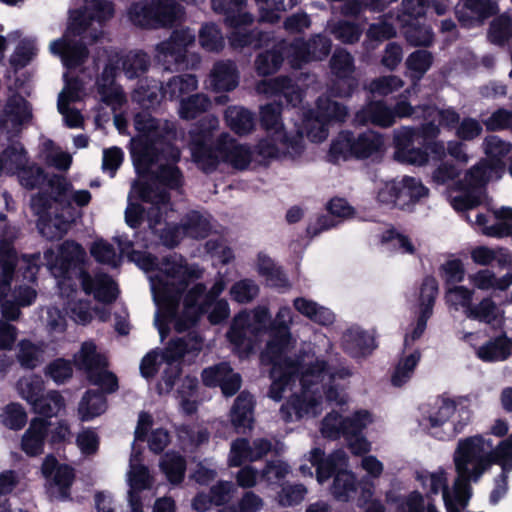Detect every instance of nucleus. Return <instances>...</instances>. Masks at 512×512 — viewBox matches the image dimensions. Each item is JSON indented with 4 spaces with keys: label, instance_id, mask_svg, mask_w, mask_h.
Returning a JSON list of instances; mask_svg holds the SVG:
<instances>
[{
    "label": "nucleus",
    "instance_id": "nucleus-13",
    "mask_svg": "<svg viewBox=\"0 0 512 512\" xmlns=\"http://www.w3.org/2000/svg\"><path fill=\"white\" fill-rule=\"evenodd\" d=\"M329 67L335 81L329 88L334 97L349 98L358 87V79L354 76L356 66L354 57L343 48H337L332 54Z\"/></svg>",
    "mask_w": 512,
    "mask_h": 512
},
{
    "label": "nucleus",
    "instance_id": "nucleus-14",
    "mask_svg": "<svg viewBox=\"0 0 512 512\" xmlns=\"http://www.w3.org/2000/svg\"><path fill=\"white\" fill-rule=\"evenodd\" d=\"M331 45V40L321 34L311 37L309 41L295 39L288 44L287 61L292 68H301L310 61L324 59L330 53Z\"/></svg>",
    "mask_w": 512,
    "mask_h": 512
},
{
    "label": "nucleus",
    "instance_id": "nucleus-44",
    "mask_svg": "<svg viewBox=\"0 0 512 512\" xmlns=\"http://www.w3.org/2000/svg\"><path fill=\"white\" fill-rule=\"evenodd\" d=\"M198 41L202 49L210 53H219L225 47V38L220 27L212 22L204 23L198 32Z\"/></svg>",
    "mask_w": 512,
    "mask_h": 512
},
{
    "label": "nucleus",
    "instance_id": "nucleus-51",
    "mask_svg": "<svg viewBox=\"0 0 512 512\" xmlns=\"http://www.w3.org/2000/svg\"><path fill=\"white\" fill-rule=\"evenodd\" d=\"M465 218L487 236L502 238L512 235L511 224L507 222H497L495 224L488 225V218L485 214L477 213L474 216V220L471 219L470 214H466Z\"/></svg>",
    "mask_w": 512,
    "mask_h": 512
},
{
    "label": "nucleus",
    "instance_id": "nucleus-48",
    "mask_svg": "<svg viewBox=\"0 0 512 512\" xmlns=\"http://www.w3.org/2000/svg\"><path fill=\"white\" fill-rule=\"evenodd\" d=\"M79 369L87 373V377L94 376V373L101 370L105 363L102 356L97 352L96 345L93 342H84L81 346L79 357L77 359Z\"/></svg>",
    "mask_w": 512,
    "mask_h": 512
},
{
    "label": "nucleus",
    "instance_id": "nucleus-20",
    "mask_svg": "<svg viewBox=\"0 0 512 512\" xmlns=\"http://www.w3.org/2000/svg\"><path fill=\"white\" fill-rule=\"evenodd\" d=\"M497 12L498 6L494 0H462L455 7L458 21L467 28L481 25Z\"/></svg>",
    "mask_w": 512,
    "mask_h": 512
},
{
    "label": "nucleus",
    "instance_id": "nucleus-7",
    "mask_svg": "<svg viewBox=\"0 0 512 512\" xmlns=\"http://www.w3.org/2000/svg\"><path fill=\"white\" fill-rule=\"evenodd\" d=\"M247 2L248 0H211L212 10L222 15L225 25L233 29L228 40L234 49L248 46L259 48L268 38L266 33L257 29H246L254 22L253 14L245 10Z\"/></svg>",
    "mask_w": 512,
    "mask_h": 512
},
{
    "label": "nucleus",
    "instance_id": "nucleus-61",
    "mask_svg": "<svg viewBox=\"0 0 512 512\" xmlns=\"http://www.w3.org/2000/svg\"><path fill=\"white\" fill-rule=\"evenodd\" d=\"M404 84V81L399 76L387 75L372 80L368 85V90L372 94L388 96L402 89Z\"/></svg>",
    "mask_w": 512,
    "mask_h": 512
},
{
    "label": "nucleus",
    "instance_id": "nucleus-41",
    "mask_svg": "<svg viewBox=\"0 0 512 512\" xmlns=\"http://www.w3.org/2000/svg\"><path fill=\"white\" fill-rule=\"evenodd\" d=\"M3 175H17L27 164L28 157L20 142H12L0 155Z\"/></svg>",
    "mask_w": 512,
    "mask_h": 512
},
{
    "label": "nucleus",
    "instance_id": "nucleus-28",
    "mask_svg": "<svg viewBox=\"0 0 512 512\" xmlns=\"http://www.w3.org/2000/svg\"><path fill=\"white\" fill-rule=\"evenodd\" d=\"M343 348L352 357H365L377 348L375 337L365 330L349 329L343 335Z\"/></svg>",
    "mask_w": 512,
    "mask_h": 512
},
{
    "label": "nucleus",
    "instance_id": "nucleus-19",
    "mask_svg": "<svg viewBox=\"0 0 512 512\" xmlns=\"http://www.w3.org/2000/svg\"><path fill=\"white\" fill-rule=\"evenodd\" d=\"M65 87L58 97V110L63 116L65 125L69 128H81L83 116L71 104L80 101L83 95V85L77 79H68L64 74Z\"/></svg>",
    "mask_w": 512,
    "mask_h": 512
},
{
    "label": "nucleus",
    "instance_id": "nucleus-17",
    "mask_svg": "<svg viewBox=\"0 0 512 512\" xmlns=\"http://www.w3.org/2000/svg\"><path fill=\"white\" fill-rule=\"evenodd\" d=\"M418 130L402 127L394 133V159L402 164L424 166L428 163V154L420 147L414 146Z\"/></svg>",
    "mask_w": 512,
    "mask_h": 512
},
{
    "label": "nucleus",
    "instance_id": "nucleus-9",
    "mask_svg": "<svg viewBox=\"0 0 512 512\" xmlns=\"http://www.w3.org/2000/svg\"><path fill=\"white\" fill-rule=\"evenodd\" d=\"M347 116L346 106L328 96H321L317 99L316 109L304 113L303 128L312 142L320 143L328 137V123L344 122Z\"/></svg>",
    "mask_w": 512,
    "mask_h": 512
},
{
    "label": "nucleus",
    "instance_id": "nucleus-52",
    "mask_svg": "<svg viewBox=\"0 0 512 512\" xmlns=\"http://www.w3.org/2000/svg\"><path fill=\"white\" fill-rule=\"evenodd\" d=\"M420 358L421 353L419 350H415L408 356L402 358L391 377L392 384L396 387H400L408 382L412 377L414 369L418 365Z\"/></svg>",
    "mask_w": 512,
    "mask_h": 512
},
{
    "label": "nucleus",
    "instance_id": "nucleus-1",
    "mask_svg": "<svg viewBox=\"0 0 512 512\" xmlns=\"http://www.w3.org/2000/svg\"><path fill=\"white\" fill-rule=\"evenodd\" d=\"M134 127L138 132L132 150L136 169L152 171L153 165H157V170L149 182L133 184L129 199L136 197L151 205L148 209L150 228L160 233L165 246H176L184 236L194 239L207 237L213 228L212 217L196 210L188 212L178 226L157 228L163 215L170 210L167 190L179 189L183 183L182 173L176 166L181 152L173 144L176 125L172 121L155 118L150 113L140 112L134 117Z\"/></svg>",
    "mask_w": 512,
    "mask_h": 512
},
{
    "label": "nucleus",
    "instance_id": "nucleus-33",
    "mask_svg": "<svg viewBox=\"0 0 512 512\" xmlns=\"http://www.w3.org/2000/svg\"><path fill=\"white\" fill-rule=\"evenodd\" d=\"M224 121L226 126L239 136L248 135L255 128V114L239 105H231L226 108Z\"/></svg>",
    "mask_w": 512,
    "mask_h": 512
},
{
    "label": "nucleus",
    "instance_id": "nucleus-11",
    "mask_svg": "<svg viewBox=\"0 0 512 512\" xmlns=\"http://www.w3.org/2000/svg\"><path fill=\"white\" fill-rule=\"evenodd\" d=\"M196 35L189 27L173 30L170 37L155 46V60L165 70H178L186 67L188 49L194 45Z\"/></svg>",
    "mask_w": 512,
    "mask_h": 512
},
{
    "label": "nucleus",
    "instance_id": "nucleus-4",
    "mask_svg": "<svg viewBox=\"0 0 512 512\" xmlns=\"http://www.w3.org/2000/svg\"><path fill=\"white\" fill-rule=\"evenodd\" d=\"M482 147L488 159H482L471 167L464 180L458 183L462 194L451 198L455 210H471L480 204L485 184L493 177L499 178L505 166L504 160L512 151V143L497 135L485 137Z\"/></svg>",
    "mask_w": 512,
    "mask_h": 512
},
{
    "label": "nucleus",
    "instance_id": "nucleus-64",
    "mask_svg": "<svg viewBox=\"0 0 512 512\" xmlns=\"http://www.w3.org/2000/svg\"><path fill=\"white\" fill-rule=\"evenodd\" d=\"M45 375L57 384H63L73 375L72 364L69 360L57 358L46 366Z\"/></svg>",
    "mask_w": 512,
    "mask_h": 512
},
{
    "label": "nucleus",
    "instance_id": "nucleus-15",
    "mask_svg": "<svg viewBox=\"0 0 512 512\" xmlns=\"http://www.w3.org/2000/svg\"><path fill=\"white\" fill-rule=\"evenodd\" d=\"M201 380L205 387L220 388L225 397L236 395L242 386V376L235 372L231 364L221 361L204 368L201 372Z\"/></svg>",
    "mask_w": 512,
    "mask_h": 512
},
{
    "label": "nucleus",
    "instance_id": "nucleus-38",
    "mask_svg": "<svg viewBox=\"0 0 512 512\" xmlns=\"http://www.w3.org/2000/svg\"><path fill=\"white\" fill-rule=\"evenodd\" d=\"M107 400L102 391L89 389L81 398L78 412L84 422L91 421L106 411Z\"/></svg>",
    "mask_w": 512,
    "mask_h": 512
},
{
    "label": "nucleus",
    "instance_id": "nucleus-47",
    "mask_svg": "<svg viewBox=\"0 0 512 512\" xmlns=\"http://www.w3.org/2000/svg\"><path fill=\"white\" fill-rule=\"evenodd\" d=\"M399 207L403 208L427 196L428 189L419 179L410 176H404L399 180Z\"/></svg>",
    "mask_w": 512,
    "mask_h": 512
},
{
    "label": "nucleus",
    "instance_id": "nucleus-25",
    "mask_svg": "<svg viewBox=\"0 0 512 512\" xmlns=\"http://www.w3.org/2000/svg\"><path fill=\"white\" fill-rule=\"evenodd\" d=\"M50 423L44 418H33L21 439V450L29 457L43 453Z\"/></svg>",
    "mask_w": 512,
    "mask_h": 512
},
{
    "label": "nucleus",
    "instance_id": "nucleus-26",
    "mask_svg": "<svg viewBox=\"0 0 512 512\" xmlns=\"http://www.w3.org/2000/svg\"><path fill=\"white\" fill-rule=\"evenodd\" d=\"M354 122L358 125L390 127L394 124L392 108L383 100L370 101L355 114Z\"/></svg>",
    "mask_w": 512,
    "mask_h": 512
},
{
    "label": "nucleus",
    "instance_id": "nucleus-5",
    "mask_svg": "<svg viewBox=\"0 0 512 512\" xmlns=\"http://www.w3.org/2000/svg\"><path fill=\"white\" fill-rule=\"evenodd\" d=\"M56 278L62 295L70 297L77 292L79 281L81 289L87 296L102 304L114 303L120 290L111 275L98 272L91 275L87 265L90 258H46Z\"/></svg>",
    "mask_w": 512,
    "mask_h": 512
},
{
    "label": "nucleus",
    "instance_id": "nucleus-29",
    "mask_svg": "<svg viewBox=\"0 0 512 512\" xmlns=\"http://www.w3.org/2000/svg\"><path fill=\"white\" fill-rule=\"evenodd\" d=\"M254 401L247 392H241L230 410V421L237 433H245L253 424Z\"/></svg>",
    "mask_w": 512,
    "mask_h": 512
},
{
    "label": "nucleus",
    "instance_id": "nucleus-32",
    "mask_svg": "<svg viewBox=\"0 0 512 512\" xmlns=\"http://www.w3.org/2000/svg\"><path fill=\"white\" fill-rule=\"evenodd\" d=\"M175 258H162L165 260V276L168 278L178 280L182 290L186 289L191 281L198 280L203 275V270L198 265L187 264V258H179V261H174Z\"/></svg>",
    "mask_w": 512,
    "mask_h": 512
},
{
    "label": "nucleus",
    "instance_id": "nucleus-60",
    "mask_svg": "<svg viewBox=\"0 0 512 512\" xmlns=\"http://www.w3.org/2000/svg\"><path fill=\"white\" fill-rule=\"evenodd\" d=\"M37 51L35 39L25 38L19 42L10 62L16 69L23 68L37 55Z\"/></svg>",
    "mask_w": 512,
    "mask_h": 512
},
{
    "label": "nucleus",
    "instance_id": "nucleus-3",
    "mask_svg": "<svg viewBox=\"0 0 512 512\" xmlns=\"http://www.w3.org/2000/svg\"><path fill=\"white\" fill-rule=\"evenodd\" d=\"M113 13V3L107 0H91L83 10L72 11L64 36L51 42V53L59 56L68 69L81 65L88 55L82 40H97L102 34L103 22Z\"/></svg>",
    "mask_w": 512,
    "mask_h": 512
},
{
    "label": "nucleus",
    "instance_id": "nucleus-42",
    "mask_svg": "<svg viewBox=\"0 0 512 512\" xmlns=\"http://www.w3.org/2000/svg\"><path fill=\"white\" fill-rule=\"evenodd\" d=\"M211 106V99L206 94L196 93L181 99L178 114L181 119L193 120L207 112Z\"/></svg>",
    "mask_w": 512,
    "mask_h": 512
},
{
    "label": "nucleus",
    "instance_id": "nucleus-24",
    "mask_svg": "<svg viewBox=\"0 0 512 512\" xmlns=\"http://www.w3.org/2000/svg\"><path fill=\"white\" fill-rule=\"evenodd\" d=\"M426 123L421 126V133L425 138H435L439 135V126L434 123L436 119L439 123L449 129L456 128L460 123V116L454 108L438 109L427 106L423 108Z\"/></svg>",
    "mask_w": 512,
    "mask_h": 512
},
{
    "label": "nucleus",
    "instance_id": "nucleus-2",
    "mask_svg": "<svg viewBox=\"0 0 512 512\" xmlns=\"http://www.w3.org/2000/svg\"><path fill=\"white\" fill-rule=\"evenodd\" d=\"M282 105L268 103L260 107V125L266 136L252 150L248 144L240 143L228 132H222L211 141L213 132L219 128L216 115L203 117L196 129L190 131L189 149L197 167L204 173L216 171L220 164L236 170H245L255 161L266 165L272 160L295 159L304 151L301 130L288 132L282 121Z\"/></svg>",
    "mask_w": 512,
    "mask_h": 512
},
{
    "label": "nucleus",
    "instance_id": "nucleus-40",
    "mask_svg": "<svg viewBox=\"0 0 512 512\" xmlns=\"http://www.w3.org/2000/svg\"><path fill=\"white\" fill-rule=\"evenodd\" d=\"M198 88V79L195 75L184 74L173 76L165 85L161 86V91L164 97L170 100L184 99L183 96Z\"/></svg>",
    "mask_w": 512,
    "mask_h": 512
},
{
    "label": "nucleus",
    "instance_id": "nucleus-22",
    "mask_svg": "<svg viewBox=\"0 0 512 512\" xmlns=\"http://www.w3.org/2000/svg\"><path fill=\"white\" fill-rule=\"evenodd\" d=\"M370 242L374 246L386 247L402 254L417 253L413 241L388 224L376 228L370 236Z\"/></svg>",
    "mask_w": 512,
    "mask_h": 512
},
{
    "label": "nucleus",
    "instance_id": "nucleus-21",
    "mask_svg": "<svg viewBox=\"0 0 512 512\" xmlns=\"http://www.w3.org/2000/svg\"><path fill=\"white\" fill-rule=\"evenodd\" d=\"M255 90L268 98L283 96L292 107L302 103V90L287 76L261 80L256 84Z\"/></svg>",
    "mask_w": 512,
    "mask_h": 512
},
{
    "label": "nucleus",
    "instance_id": "nucleus-49",
    "mask_svg": "<svg viewBox=\"0 0 512 512\" xmlns=\"http://www.w3.org/2000/svg\"><path fill=\"white\" fill-rule=\"evenodd\" d=\"M259 9L262 21L274 23L280 18V13L292 9L298 0H254Z\"/></svg>",
    "mask_w": 512,
    "mask_h": 512
},
{
    "label": "nucleus",
    "instance_id": "nucleus-18",
    "mask_svg": "<svg viewBox=\"0 0 512 512\" xmlns=\"http://www.w3.org/2000/svg\"><path fill=\"white\" fill-rule=\"evenodd\" d=\"M30 118L31 108L28 102L20 95L11 96L0 116V137L5 135L10 140Z\"/></svg>",
    "mask_w": 512,
    "mask_h": 512
},
{
    "label": "nucleus",
    "instance_id": "nucleus-59",
    "mask_svg": "<svg viewBox=\"0 0 512 512\" xmlns=\"http://www.w3.org/2000/svg\"><path fill=\"white\" fill-rule=\"evenodd\" d=\"M401 24L406 26L405 37L414 46H428L432 43L433 33L429 26L413 25L410 20L403 19Z\"/></svg>",
    "mask_w": 512,
    "mask_h": 512
},
{
    "label": "nucleus",
    "instance_id": "nucleus-23",
    "mask_svg": "<svg viewBox=\"0 0 512 512\" xmlns=\"http://www.w3.org/2000/svg\"><path fill=\"white\" fill-rule=\"evenodd\" d=\"M453 462L456 478L453 483V495L451 496L462 508H465L472 496L471 482L478 483L480 478L475 477V473L467 465V461H464L455 452L453 454Z\"/></svg>",
    "mask_w": 512,
    "mask_h": 512
},
{
    "label": "nucleus",
    "instance_id": "nucleus-8",
    "mask_svg": "<svg viewBox=\"0 0 512 512\" xmlns=\"http://www.w3.org/2000/svg\"><path fill=\"white\" fill-rule=\"evenodd\" d=\"M384 152V137L382 134L366 130L355 134L351 131H341L331 142L327 153V161L337 164L350 159H378Z\"/></svg>",
    "mask_w": 512,
    "mask_h": 512
},
{
    "label": "nucleus",
    "instance_id": "nucleus-46",
    "mask_svg": "<svg viewBox=\"0 0 512 512\" xmlns=\"http://www.w3.org/2000/svg\"><path fill=\"white\" fill-rule=\"evenodd\" d=\"M433 62L432 54L426 50H417L411 53L406 59V67L409 76L413 81L412 86H418V82L429 70Z\"/></svg>",
    "mask_w": 512,
    "mask_h": 512
},
{
    "label": "nucleus",
    "instance_id": "nucleus-34",
    "mask_svg": "<svg viewBox=\"0 0 512 512\" xmlns=\"http://www.w3.org/2000/svg\"><path fill=\"white\" fill-rule=\"evenodd\" d=\"M512 340L503 332L477 348L476 356L483 362L504 361L511 356Z\"/></svg>",
    "mask_w": 512,
    "mask_h": 512
},
{
    "label": "nucleus",
    "instance_id": "nucleus-12",
    "mask_svg": "<svg viewBox=\"0 0 512 512\" xmlns=\"http://www.w3.org/2000/svg\"><path fill=\"white\" fill-rule=\"evenodd\" d=\"M454 452L467 461L476 478L481 479L493 465L500 466L495 448L488 451L484 449V436L481 434L460 439Z\"/></svg>",
    "mask_w": 512,
    "mask_h": 512
},
{
    "label": "nucleus",
    "instance_id": "nucleus-57",
    "mask_svg": "<svg viewBox=\"0 0 512 512\" xmlns=\"http://www.w3.org/2000/svg\"><path fill=\"white\" fill-rule=\"evenodd\" d=\"M2 423L10 430L18 431L27 424V413L24 407L17 402L7 404L1 414Z\"/></svg>",
    "mask_w": 512,
    "mask_h": 512
},
{
    "label": "nucleus",
    "instance_id": "nucleus-62",
    "mask_svg": "<svg viewBox=\"0 0 512 512\" xmlns=\"http://www.w3.org/2000/svg\"><path fill=\"white\" fill-rule=\"evenodd\" d=\"M230 294L234 301L246 304L258 296L259 287L251 279H242L232 285Z\"/></svg>",
    "mask_w": 512,
    "mask_h": 512
},
{
    "label": "nucleus",
    "instance_id": "nucleus-55",
    "mask_svg": "<svg viewBox=\"0 0 512 512\" xmlns=\"http://www.w3.org/2000/svg\"><path fill=\"white\" fill-rule=\"evenodd\" d=\"M330 33L346 44L357 42L362 35V28L359 24L341 20L336 23H328Z\"/></svg>",
    "mask_w": 512,
    "mask_h": 512
},
{
    "label": "nucleus",
    "instance_id": "nucleus-37",
    "mask_svg": "<svg viewBox=\"0 0 512 512\" xmlns=\"http://www.w3.org/2000/svg\"><path fill=\"white\" fill-rule=\"evenodd\" d=\"M160 469L172 485H179L184 481L187 462L184 456L174 450L165 452L160 460Z\"/></svg>",
    "mask_w": 512,
    "mask_h": 512
},
{
    "label": "nucleus",
    "instance_id": "nucleus-30",
    "mask_svg": "<svg viewBox=\"0 0 512 512\" xmlns=\"http://www.w3.org/2000/svg\"><path fill=\"white\" fill-rule=\"evenodd\" d=\"M202 338L198 335L185 338H172L161 353L162 360L167 365H176L185 355L199 353L202 349Z\"/></svg>",
    "mask_w": 512,
    "mask_h": 512
},
{
    "label": "nucleus",
    "instance_id": "nucleus-27",
    "mask_svg": "<svg viewBox=\"0 0 512 512\" xmlns=\"http://www.w3.org/2000/svg\"><path fill=\"white\" fill-rule=\"evenodd\" d=\"M238 84L239 74L233 61L221 60L214 64L210 72V85L214 91H232Z\"/></svg>",
    "mask_w": 512,
    "mask_h": 512
},
{
    "label": "nucleus",
    "instance_id": "nucleus-58",
    "mask_svg": "<svg viewBox=\"0 0 512 512\" xmlns=\"http://www.w3.org/2000/svg\"><path fill=\"white\" fill-rule=\"evenodd\" d=\"M70 226L69 221L59 215L42 218L37 221V228L40 234L47 239H55L65 234Z\"/></svg>",
    "mask_w": 512,
    "mask_h": 512
},
{
    "label": "nucleus",
    "instance_id": "nucleus-56",
    "mask_svg": "<svg viewBox=\"0 0 512 512\" xmlns=\"http://www.w3.org/2000/svg\"><path fill=\"white\" fill-rule=\"evenodd\" d=\"M438 281L434 276L428 275L424 277L419 290V307L420 311H426L433 314V308L438 296Z\"/></svg>",
    "mask_w": 512,
    "mask_h": 512
},
{
    "label": "nucleus",
    "instance_id": "nucleus-39",
    "mask_svg": "<svg viewBox=\"0 0 512 512\" xmlns=\"http://www.w3.org/2000/svg\"><path fill=\"white\" fill-rule=\"evenodd\" d=\"M357 492V478L347 468L340 469L333 478L330 493L335 500L348 502Z\"/></svg>",
    "mask_w": 512,
    "mask_h": 512
},
{
    "label": "nucleus",
    "instance_id": "nucleus-43",
    "mask_svg": "<svg viewBox=\"0 0 512 512\" xmlns=\"http://www.w3.org/2000/svg\"><path fill=\"white\" fill-rule=\"evenodd\" d=\"M348 456L343 449H336L317 467L316 479L320 484L325 483L343 468L348 467Z\"/></svg>",
    "mask_w": 512,
    "mask_h": 512
},
{
    "label": "nucleus",
    "instance_id": "nucleus-45",
    "mask_svg": "<svg viewBox=\"0 0 512 512\" xmlns=\"http://www.w3.org/2000/svg\"><path fill=\"white\" fill-rule=\"evenodd\" d=\"M41 155L48 166L60 171H66L72 164V156L62 150L52 140H44L41 144Z\"/></svg>",
    "mask_w": 512,
    "mask_h": 512
},
{
    "label": "nucleus",
    "instance_id": "nucleus-10",
    "mask_svg": "<svg viewBox=\"0 0 512 512\" xmlns=\"http://www.w3.org/2000/svg\"><path fill=\"white\" fill-rule=\"evenodd\" d=\"M45 479V489L51 500L72 501V486L76 479L75 469L66 463H60L54 454H48L41 465Z\"/></svg>",
    "mask_w": 512,
    "mask_h": 512
},
{
    "label": "nucleus",
    "instance_id": "nucleus-54",
    "mask_svg": "<svg viewBox=\"0 0 512 512\" xmlns=\"http://www.w3.org/2000/svg\"><path fill=\"white\" fill-rule=\"evenodd\" d=\"M371 414L367 410L356 411L352 416L342 418L341 420V436L349 439L362 434L370 421Z\"/></svg>",
    "mask_w": 512,
    "mask_h": 512
},
{
    "label": "nucleus",
    "instance_id": "nucleus-31",
    "mask_svg": "<svg viewBox=\"0 0 512 512\" xmlns=\"http://www.w3.org/2000/svg\"><path fill=\"white\" fill-rule=\"evenodd\" d=\"M153 28H166L181 22L185 11L175 0H152Z\"/></svg>",
    "mask_w": 512,
    "mask_h": 512
},
{
    "label": "nucleus",
    "instance_id": "nucleus-6",
    "mask_svg": "<svg viewBox=\"0 0 512 512\" xmlns=\"http://www.w3.org/2000/svg\"><path fill=\"white\" fill-rule=\"evenodd\" d=\"M120 62L126 77L133 79L147 71L150 59L148 54L142 51H131L124 57H119L118 53L109 55L108 63L97 80V91L102 102L112 107L113 110L120 108L126 102L122 88L115 82Z\"/></svg>",
    "mask_w": 512,
    "mask_h": 512
},
{
    "label": "nucleus",
    "instance_id": "nucleus-63",
    "mask_svg": "<svg viewBox=\"0 0 512 512\" xmlns=\"http://www.w3.org/2000/svg\"><path fill=\"white\" fill-rule=\"evenodd\" d=\"M489 40L496 45H503L512 36V22L507 16L493 20L489 30Z\"/></svg>",
    "mask_w": 512,
    "mask_h": 512
},
{
    "label": "nucleus",
    "instance_id": "nucleus-16",
    "mask_svg": "<svg viewBox=\"0 0 512 512\" xmlns=\"http://www.w3.org/2000/svg\"><path fill=\"white\" fill-rule=\"evenodd\" d=\"M19 260L34 264L40 258H0V312L6 322L16 321L21 315V306L15 300H6Z\"/></svg>",
    "mask_w": 512,
    "mask_h": 512
},
{
    "label": "nucleus",
    "instance_id": "nucleus-50",
    "mask_svg": "<svg viewBox=\"0 0 512 512\" xmlns=\"http://www.w3.org/2000/svg\"><path fill=\"white\" fill-rule=\"evenodd\" d=\"M64 408L65 400L60 392L56 390L44 394L32 405L33 411L45 418L57 416Z\"/></svg>",
    "mask_w": 512,
    "mask_h": 512
},
{
    "label": "nucleus",
    "instance_id": "nucleus-53",
    "mask_svg": "<svg viewBox=\"0 0 512 512\" xmlns=\"http://www.w3.org/2000/svg\"><path fill=\"white\" fill-rule=\"evenodd\" d=\"M127 16L136 26L143 28H153V4L150 1H138L131 4L128 8Z\"/></svg>",
    "mask_w": 512,
    "mask_h": 512
},
{
    "label": "nucleus",
    "instance_id": "nucleus-35",
    "mask_svg": "<svg viewBox=\"0 0 512 512\" xmlns=\"http://www.w3.org/2000/svg\"><path fill=\"white\" fill-rule=\"evenodd\" d=\"M90 256H135L127 236H116L112 241L96 239L90 247Z\"/></svg>",
    "mask_w": 512,
    "mask_h": 512
},
{
    "label": "nucleus",
    "instance_id": "nucleus-36",
    "mask_svg": "<svg viewBox=\"0 0 512 512\" xmlns=\"http://www.w3.org/2000/svg\"><path fill=\"white\" fill-rule=\"evenodd\" d=\"M288 44L280 42L272 50L260 53L255 59V70L259 76H268L276 73L282 65L284 57L287 59Z\"/></svg>",
    "mask_w": 512,
    "mask_h": 512
}]
</instances>
